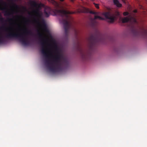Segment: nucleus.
<instances>
[{"instance_id": "nucleus-6", "label": "nucleus", "mask_w": 147, "mask_h": 147, "mask_svg": "<svg viewBox=\"0 0 147 147\" xmlns=\"http://www.w3.org/2000/svg\"><path fill=\"white\" fill-rule=\"evenodd\" d=\"M102 15L104 16L107 19L109 20L108 21V22L110 23L113 22L115 19L116 17L114 15L111 14L109 12H103Z\"/></svg>"}, {"instance_id": "nucleus-26", "label": "nucleus", "mask_w": 147, "mask_h": 147, "mask_svg": "<svg viewBox=\"0 0 147 147\" xmlns=\"http://www.w3.org/2000/svg\"><path fill=\"white\" fill-rule=\"evenodd\" d=\"M0 20L1 21V22H3V20H4V19L3 18H1V19H0Z\"/></svg>"}, {"instance_id": "nucleus-14", "label": "nucleus", "mask_w": 147, "mask_h": 147, "mask_svg": "<svg viewBox=\"0 0 147 147\" xmlns=\"http://www.w3.org/2000/svg\"><path fill=\"white\" fill-rule=\"evenodd\" d=\"M11 14V13H9L7 11H6L5 12V15L9 16Z\"/></svg>"}, {"instance_id": "nucleus-29", "label": "nucleus", "mask_w": 147, "mask_h": 147, "mask_svg": "<svg viewBox=\"0 0 147 147\" xmlns=\"http://www.w3.org/2000/svg\"><path fill=\"white\" fill-rule=\"evenodd\" d=\"M61 1H64V0H60Z\"/></svg>"}, {"instance_id": "nucleus-19", "label": "nucleus", "mask_w": 147, "mask_h": 147, "mask_svg": "<svg viewBox=\"0 0 147 147\" xmlns=\"http://www.w3.org/2000/svg\"><path fill=\"white\" fill-rule=\"evenodd\" d=\"M34 3L35 6L36 7L38 6V7H40V6L39 5H38L35 2H34Z\"/></svg>"}, {"instance_id": "nucleus-27", "label": "nucleus", "mask_w": 147, "mask_h": 147, "mask_svg": "<svg viewBox=\"0 0 147 147\" xmlns=\"http://www.w3.org/2000/svg\"><path fill=\"white\" fill-rule=\"evenodd\" d=\"M14 6H15V7H16V8H17L18 7V6L17 5H14Z\"/></svg>"}, {"instance_id": "nucleus-12", "label": "nucleus", "mask_w": 147, "mask_h": 147, "mask_svg": "<svg viewBox=\"0 0 147 147\" xmlns=\"http://www.w3.org/2000/svg\"><path fill=\"white\" fill-rule=\"evenodd\" d=\"M115 15L117 18H119L121 17L120 16V14L119 12L118 11H117L115 13Z\"/></svg>"}, {"instance_id": "nucleus-30", "label": "nucleus", "mask_w": 147, "mask_h": 147, "mask_svg": "<svg viewBox=\"0 0 147 147\" xmlns=\"http://www.w3.org/2000/svg\"><path fill=\"white\" fill-rule=\"evenodd\" d=\"M3 27H4L3 26V27H1V29H2L3 28Z\"/></svg>"}, {"instance_id": "nucleus-13", "label": "nucleus", "mask_w": 147, "mask_h": 147, "mask_svg": "<svg viewBox=\"0 0 147 147\" xmlns=\"http://www.w3.org/2000/svg\"><path fill=\"white\" fill-rule=\"evenodd\" d=\"M4 42V40L2 36H0V44Z\"/></svg>"}, {"instance_id": "nucleus-15", "label": "nucleus", "mask_w": 147, "mask_h": 147, "mask_svg": "<svg viewBox=\"0 0 147 147\" xmlns=\"http://www.w3.org/2000/svg\"><path fill=\"white\" fill-rule=\"evenodd\" d=\"M42 25H43V27L45 29H46V24L45 21L44 20H43L42 22Z\"/></svg>"}, {"instance_id": "nucleus-3", "label": "nucleus", "mask_w": 147, "mask_h": 147, "mask_svg": "<svg viewBox=\"0 0 147 147\" xmlns=\"http://www.w3.org/2000/svg\"><path fill=\"white\" fill-rule=\"evenodd\" d=\"M121 20L123 23H126L129 22L131 24V29L133 34L136 36H142L145 38L147 39V30L142 28L140 31H139L135 26V24L138 25V23L136 19L131 15H129L127 17L122 18L120 17Z\"/></svg>"}, {"instance_id": "nucleus-10", "label": "nucleus", "mask_w": 147, "mask_h": 147, "mask_svg": "<svg viewBox=\"0 0 147 147\" xmlns=\"http://www.w3.org/2000/svg\"><path fill=\"white\" fill-rule=\"evenodd\" d=\"M113 3L117 7H120L122 6V4L119 3L118 0H113Z\"/></svg>"}, {"instance_id": "nucleus-18", "label": "nucleus", "mask_w": 147, "mask_h": 147, "mask_svg": "<svg viewBox=\"0 0 147 147\" xmlns=\"http://www.w3.org/2000/svg\"><path fill=\"white\" fill-rule=\"evenodd\" d=\"M74 32H75V34H76V35H77V34H78V31H77V30L74 28Z\"/></svg>"}, {"instance_id": "nucleus-25", "label": "nucleus", "mask_w": 147, "mask_h": 147, "mask_svg": "<svg viewBox=\"0 0 147 147\" xmlns=\"http://www.w3.org/2000/svg\"><path fill=\"white\" fill-rule=\"evenodd\" d=\"M5 9V8H2L1 6H0V9L1 10H4Z\"/></svg>"}, {"instance_id": "nucleus-1", "label": "nucleus", "mask_w": 147, "mask_h": 147, "mask_svg": "<svg viewBox=\"0 0 147 147\" xmlns=\"http://www.w3.org/2000/svg\"><path fill=\"white\" fill-rule=\"evenodd\" d=\"M40 38V42L41 45V52L46 59L45 65L49 70L51 72L55 73L61 70L63 64L67 65L68 63L67 59L59 51V49L57 46L55 47V51L56 55L53 58V62L50 61L49 51L45 44L47 40L44 39L42 34H38Z\"/></svg>"}, {"instance_id": "nucleus-21", "label": "nucleus", "mask_w": 147, "mask_h": 147, "mask_svg": "<svg viewBox=\"0 0 147 147\" xmlns=\"http://www.w3.org/2000/svg\"><path fill=\"white\" fill-rule=\"evenodd\" d=\"M7 20L8 22H10L13 20V19L12 18H8L7 19Z\"/></svg>"}, {"instance_id": "nucleus-4", "label": "nucleus", "mask_w": 147, "mask_h": 147, "mask_svg": "<svg viewBox=\"0 0 147 147\" xmlns=\"http://www.w3.org/2000/svg\"><path fill=\"white\" fill-rule=\"evenodd\" d=\"M32 32L28 29H25L24 32L21 33H18L13 32H9L5 35V37L9 39L16 38L18 39L24 45L27 46L30 44L27 35H32Z\"/></svg>"}, {"instance_id": "nucleus-16", "label": "nucleus", "mask_w": 147, "mask_h": 147, "mask_svg": "<svg viewBox=\"0 0 147 147\" xmlns=\"http://www.w3.org/2000/svg\"><path fill=\"white\" fill-rule=\"evenodd\" d=\"M123 15L124 16H126L128 15L129 13L127 12H125L123 13Z\"/></svg>"}, {"instance_id": "nucleus-24", "label": "nucleus", "mask_w": 147, "mask_h": 147, "mask_svg": "<svg viewBox=\"0 0 147 147\" xmlns=\"http://www.w3.org/2000/svg\"><path fill=\"white\" fill-rule=\"evenodd\" d=\"M5 30H12V28H10V27H9V28H5Z\"/></svg>"}, {"instance_id": "nucleus-8", "label": "nucleus", "mask_w": 147, "mask_h": 147, "mask_svg": "<svg viewBox=\"0 0 147 147\" xmlns=\"http://www.w3.org/2000/svg\"><path fill=\"white\" fill-rule=\"evenodd\" d=\"M80 51L82 58L84 59H86L89 54L84 51L81 48L80 49Z\"/></svg>"}, {"instance_id": "nucleus-7", "label": "nucleus", "mask_w": 147, "mask_h": 147, "mask_svg": "<svg viewBox=\"0 0 147 147\" xmlns=\"http://www.w3.org/2000/svg\"><path fill=\"white\" fill-rule=\"evenodd\" d=\"M99 19L101 20H105V18L99 16L95 15L94 18L91 19L90 22V25L92 27H95L97 24V22L96 20L97 19Z\"/></svg>"}, {"instance_id": "nucleus-23", "label": "nucleus", "mask_w": 147, "mask_h": 147, "mask_svg": "<svg viewBox=\"0 0 147 147\" xmlns=\"http://www.w3.org/2000/svg\"><path fill=\"white\" fill-rule=\"evenodd\" d=\"M99 12H94V14L95 15H98L99 13Z\"/></svg>"}, {"instance_id": "nucleus-17", "label": "nucleus", "mask_w": 147, "mask_h": 147, "mask_svg": "<svg viewBox=\"0 0 147 147\" xmlns=\"http://www.w3.org/2000/svg\"><path fill=\"white\" fill-rule=\"evenodd\" d=\"M94 4L95 5V7H96V8H97V9H99V7L98 4H96V3H94Z\"/></svg>"}, {"instance_id": "nucleus-9", "label": "nucleus", "mask_w": 147, "mask_h": 147, "mask_svg": "<svg viewBox=\"0 0 147 147\" xmlns=\"http://www.w3.org/2000/svg\"><path fill=\"white\" fill-rule=\"evenodd\" d=\"M33 12L36 14V17L38 20V19L42 17V12L39 11L38 9H36V10H34Z\"/></svg>"}, {"instance_id": "nucleus-28", "label": "nucleus", "mask_w": 147, "mask_h": 147, "mask_svg": "<svg viewBox=\"0 0 147 147\" xmlns=\"http://www.w3.org/2000/svg\"><path fill=\"white\" fill-rule=\"evenodd\" d=\"M134 12L136 13L137 12V11L136 10H135L134 11Z\"/></svg>"}, {"instance_id": "nucleus-22", "label": "nucleus", "mask_w": 147, "mask_h": 147, "mask_svg": "<svg viewBox=\"0 0 147 147\" xmlns=\"http://www.w3.org/2000/svg\"><path fill=\"white\" fill-rule=\"evenodd\" d=\"M94 12H95V11H89V13H91V14H94Z\"/></svg>"}, {"instance_id": "nucleus-5", "label": "nucleus", "mask_w": 147, "mask_h": 147, "mask_svg": "<svg viewBox=\"0 0 147 147\" xmlns=\"http://www.w3.org/2000/svg\"><path fill=\"white\" fill-rule=\"evenodd\" d=\"M106 40L105 36L98 31H96L94 34L91 35L88 38L90 49L92 50L96 45L100 43L104 44Z\"/></svg>"}, {"instance_id": "nucleus-11", "label": "nucleus", "mask_w": 147, "mask_h": 147, "mask_svg": "<svg viewBox=\"0 0 147 147\" xmlns=\"http://www.w3.org/2000/svg\"><path fill=\"white\" fill-rule=\"evenodd\" d=\"M49 11L48 12H47L46 11V9H45L44 11V14L45 16V17H48L50 16V8H49Z\"/></svg>"}, {"instance_id": "nucleus-2", "label": "nucleus", "mask_w": 147, "mask_h": 147, "mask_svg": "<svg viewBox=\"0 0 147 147\" xmlns=\"http://www.w3.org/2000/svg\"><path fill=\"white\" fill-rule=\"evenodd\" d=\"M53 4L54 6L55 9L53 10V12L55 15H58L62 18V19L61 22L63 24L65 33L67 34L69 29L71 26V25L69 20L68 14H74L75 13L74 12H71L66 10L62 9H59L60 8L59 4L56 1L52 0Z\"/></svg>"}, {"instance_id": "nucleus-20", "label": "nucleus", "mask_w": 147, "mask_h": 147, "mask_svg": "<svg viewBox=\"0 0 147 147\" xmlns=\"http://www.w3.org/2000/svg\"><path fill=\"white\" fill-rule=\"evenodd\" d=\"M30 22V21L29 20H27L25 21V23L26 24H27Z\"/></svg>"}]
</instances>
